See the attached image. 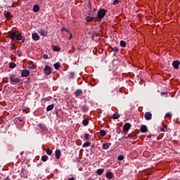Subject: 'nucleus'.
<instances>
[{"label": "nucleus", "instance_id": "1", "mask_svg": "<svg viewBox=\"0 0 180 180\" xmlns=\"http://www.w3.org/2000/svg\"><path fill=\"white\" fill-rule=\"evenodd\" d=\"M8 37L11 40H18V41H20V40H22L23 39V37L22 36V33L18 32V34H16V32L13 31H10L8 32Z\"/></svg>", "mask_w": 180, "mask_h": 180}, {"label": "nucleus", "instance_id": "2", "mask_svg": "<svg viewBox=\"0 0 180 180\" xmlns=\"http://www.w3.org/2000/svg\"><path fill=\"white\" fill-rule=\"evenodd\" d=\"M9 78L12 85H16V84L20 82V79L16 77V75H9Z\"/></svg>", "mask_w": 180, "mask_h": 180}, {"label": "nucleus", "instance_id": "3", "mask_svg": "<svg viewBox=\"0 0 180 180\" xmlns=\"http://www.w3.org/2000/svg\"><path fill=\"white\" fill-rule=\"evenodd\" d=\"M106 12H108V10H105L104 8L100 9L97 12V16L98 19H103L105 16L106 15Z\"/></svg>", "mask_w": 180, "mask_h": 180}, {"label": "nucleus", "instance_id": "4", "mask_svg": "<svg viewBox=\"0 0 180 180\" xmlns=\"http://www.w3.org/2000/svg\"><path fill=\"white\" fill-rule=\"evenodd\" d=\"M51 68L49 65H45V68L44 69V72L45 75H50L52 72Z\"/></svg>", "mask_w": 180, "mask_h": 180}, {"label": "nucleus", "instance_id": "5", "mask_svg": "<svg viewBox=\"0 0 180 180\" xmlns=\"http://www.w3.org/2000/svg\"><path fill=\"white\" fill-rule=\"evenodd\" d=\"M30 75V71L27 70H21V77H27Z\"/></svg>", "mask_w": 180, "mask_h": 180}, {"label": "nucleus", "instance_id": "6", "mask_svg": "<svg viewBox=\"0 0 180 180\" xmlns=\"http://www.w3.org/2000/svg\"><path fill=\"white\" fill-rule=\"evenodd\" d=\"M144 118L148 121L151 120V119H153V114L150 112H145Z\"/></svg>", "mask_w": 180, "mask_h": 180}, {"label": "nucleus", "instance_id": "7", "mask_svg": "<svg viewBox=\"0 0 180 180\" xmlns=\"http://www.w3.org/2000/svg\"><path fill=\"white\" fill-rule=\"evenodd\" d=\"M123 129L124 131H129L131 129V124L130 123H126L124 124Z\"/></svg>", "mask_w": 180, "mask_h": 180}, {"label": "nucleus", "instance_id": "8", "mask_svg": "<svg viewBox=\"0 0 180 180\" xmlns=\"http://www.w3.org/2000/svg\"><path fill=\"white\" fill-rule=\"evenodd\" d=\"M180 62L179 60H174L172 63V65L175 70H178L179 68Z\"/></svg>", "mask_w": 180, "mask_h": 180}, {"label": "nucleus", "instance_id": "9", "mask_svg": "<svg viewBox=\"0 0 180 180\" xmlns=\"http://www.w3.org/2000/svg\"><path fill=\"white\" fill-rule=\"evenodd\" d=\"M75 95L76 98H78V96H81L82 95V90L81 89H77L75 91Z\"/></svg>", "mask_w": 180, "mask_h": 180}, {"label": "nucleus", "instance_id": "10", "mask_svg": "<svg viewBox=\"0 0 180 180\" xmlns=\"http://www.w3.org/2000/svg\"><path fill=\"white\" fill-rule=\"evenodd\" d=\"M141 133H147L148 131V128L146 125H141Z\"/></svg>", "mask_w": 180, "mask_h": 180}, {"label": "nucleus", "instance_id": "11", "mask_svg": "<svg viewBox=\"0 0 180 180\" xmlns=\"http://www.w3.org/2000/svg\"><path fill=\"white\" fill-rule=\"evenodd\" d=\"M55 154L56 160H60V158H61V150H56Z\"/></svg>", "mask_w": 180, "mask_h": 180}, {"label": "nucleus", "instance_id": "12", "mask_svg": "<svg viewBox=\"0 0 180 180\" xmlns=\"http://www.w3.org/2000/svg\"><path fill=\"white\" fill-rule=\"evenodd\" d=\"M112 146V143H103V150H108L109 147Z\"/></svg>", "mask_w": 180, "mask_h": 180}, {"label": "nucleus", "instance_id": "13", "mask_svg": "<svg viewBox=\"0 0 180 180\" xmlns=\"http://www.w3.org/2000/svg\"><path fill=\"white\" fill-rule=\"evenodd\" d=\"M32 39L35 41H37L40 39V37L39 36V34L37 33H34V34H32Z\"/></svg>", "mask_w": 180, "mask_h": 180}, {"label": "nucleus", "instance_id": "14", "mask_svg": "<svg viewBox=\"0 0 180 180\" xmlns=\"http://www.w3.org/2000/svg\"><path fill=\"white\" fill-rule=\"evenodd\" d=\"M5 18H6L8 20H11V19H12V14H11V12L7 11L5 13Z\"/></svg>", "mask_w": 180, "mask_h": 180}, {"label": "nucleus", "instance_id": "15", "mask_svg": "<svg viewBox=\"0 0 180 180\" xmlns=\"http://www.w3.org/2000/svg\"><path fill=\"white\" fill-rule=\"evenodd\" d=\"M113 176H114V175L112 172H108L106 173V178H108V179H112L113 178Z\"/></svg>", "mask_w": 180, "mask_h": 180}, {"label": "nucleus", "instance_id": "16", "mask_svg": "<svg viewBox=\"0 0 180 180\" xmlns=\"http://www.w3.org/2000/svg\"><path fill=\"white\" fill-rule=\"evenodd\" d=\"M39 34H41V36H44V37H46V36H47V32H46L43 29H40L39 30Z\"/></svg>", "mask_w": 180, "mask_h": 180}, {"label": "nucleus", "instance_id": "17", "mask_svg": "<svg viewBox=\"0 0 180 180\" xmlns=\"http://www.w3.org/2000/svg\"><path fill=\"white\" fill-rule=\"evenodd\" d=\"M39 127L41 129V130L42 131H46V130H47V128L46 127V125H44L43 124H39Z\"/></svg>", "mask_w": 180, "mask_h": 180}, {"label": "nucleus", "instance_id": "18", "mask_svg": "<svg viewBox=\"0 0 180 180\" xmlns=\"http://www.w3.org/2000/svg\"><path fill=\"white\" fill-rule=\"evenodd\" d=\"M40 11V6L39 5L35 4L33 7V12H39Z\"/></svg>", "mask_w": 180, "mask_h": 180}, {"label": "nucleus", "instance_id": "19", "mask_svg": "<svg viewBox=\"0 0 180 180\" xmlns=\"http://www.w3.org/2000/svg\"><path fill=\"white\" fill-rule=\"evenodd\" d=\"M128 137H129V139H131V140H137V139H139V135H128Z\"/></svg>", "mask_w": 180, "mask_h": 180}, {"label": "nucleus", "instance_id": "20", "mask_svg": "<svg viewBox=\"0 0 180 180\" xmlns=\"http://www.w3.org/2000/svg\"><path fill=\"white\" fill-rule=\"evenodd\" d=\"M53 109H54V105L53 104H51V105L47 106L46 111L47 112H50V110H53Z\"/></svg>", "mask_w": 180, "mask_h": 180}, {"label": "nucleus", "instance_id": "21", "mask_svg": "<svg viewBox=\"0 0 180 180\" xmlns=\"http://www.w3.org/2000/svg\"><path fill=\"white\" fill-rule=\"evenodd\" d=\"M103 172H105L104 169H98L96 171V174H98V175H102L103 174Z\"/></svg>", "mask_w": 180, "mask_h": 180}, {"label": "nucleus", "instance_id": "22", "mask_svg": "<svg viewBox=\"0 0 180 180\" xmlns=\"http://www.w3.org/2000/svg\"><path fill=\"white\" fill-rule=\"evenodd\" d=\"M109 50H110V51H113L114 53H117L119 51V48L115 46L114 48H110Z\"/></svg>", "mask_w": 180, "mask_h": 180}, {"label": "nucleus", "instance_id": "23", "mask_svg": "<svg viewBox=\"0 0 180 180\" xmlns=\"http://www.w3.org/2000/svg\"><path fill=\"white\" fill-rule=\"evenodd\" d=\"M53 67H54L55 70H59L60 67H61V65H60V63H56L53 65Z\"/></svg>", "mask_w": 180, "mask_h": 180}, {"label": "nucleus", "instance_id": "24", "mask_svg": "<svg viewBox=\"0 0 180 180\" xmlns=\"http://www.w3.org/2000/svg\"><path fill=\"white\" fill-rule=\"evenodd\" d=\"M119 117H120V115H119L118 113H114L112 115V119L117 120V119H119Z\"/></svg>", "mask_w": 180, "mask_h": 180}, {"label": "nucleus", "instance_id": "25", "mask_svg": "<svg viewBox=\"0 0 180 180\" xmlns=\"http://www.w3.org/2000/svg\"><path fill=\"white\" fill-rule=\"evenodd\" d=\"M82 124L83 126H88L89 124V121H88V120H86L84 119L83 121H82Z\"/></svg>", "mask_w": 180, "mask_h": 180}, {"label": "nucleus", "instance_id": "26", "mask_svg": "<svg viewBox=\"0 0 180 180\" xmlns=\"http://www.w3.org/2000/svg\"><path fill=\"white\" fill-rule=\"evenodd\" d=\"M99 134L101 137H105V136H106V131L105 130H101L100 131Z\"/></svg>", "mask_w": 180, "mask_h": 180}, {"label": "nucleus", "instance_id": "27", "mask_svg": "<svg viewBox=\"0 0 180 180\" xmlns=\"http://www.w3.org/2000/svg\"><path fill=\"white\" fill-rule=\"evenodd\" d=\"M47 160H49V156L45 155L41 157V161H43V162H46Z\"/></svg>", "mask_w": 180, "mask_h": 180}, {"label": "nucleus", "instance_id": "28", "mask_svg": "<svg viewBox=\"0 0 180 180\" xmlns=\"http://www.w3.org/2000/svg\"><path fill=\"white\" fill-rule=\"evenodd\" d=\"M94 19H95V18H94V17L87 16L86 18V22H92Z\"/></svg>", "mask_w": 180, "mask_h": 180}, {"label": "nucleus", "instance_id": "29", "mask_svg": "<svg viewBox=\"0 0 180 180\" xmlns=\"http://www.w3.org/2000/svg\"><path fill=\"white\" fill-rule=\"evenodd\" d=\"M53 51H60L61 50V48L58 46H55L53 48Z\"/></svg>", "mask_w": 180, "mask_h": 180}, {"label": "nucleus", "instance_id": "30", "mask_svg": "<svg viewBox=\"0 0 180 180\" xmlns=\"http://www.w3.org/2000/svg\"><path fill=\"white\" fill-rule=\"evenodd\" d=\"M89 146H91V143L87 141L82 145V147L83 148H85V147H89Z\"/></svg>", "mask_w": 180, "mask_h": 180}, {"label": "nucleus", "instance_id": "31", "mask_svg": "<svg viewBox=\"0 0 180 180\" xmlns=\"http://www.w3.org/2000/svg\"><path fill=\"white\" fill-rule=\"evenodd\" d=\"M124 160V156L123 155H119L117 157V160L118 161H123Z\"/></svg>", "mask_w": 180, "mask_h": 180}, {"label": "nucleus", "instance_id": "32", "mask_svg": "<svg viewBox=\"0 0 180 180\" xmlns=\"http://www.w3.org/2000/svg\"><path fill=\"white\" fill-rule=\"evenodd\" d=\"M82 112H88V107H86V105H82Z\"/></svg>", "mask_w": 180, "mask_h": 180}, {"label": "nucleus", "instance_id": "33", "mask_svg": "<svg viewBox=\"0 0 180 180\" xmlns=\"http://www.w3.org/2000/svg\"><path fill=\"white\" fill-rule=\"evenodd\" d=\"M120 46H121V47H126V44H126V41L122 40V41H120Z\"/></svg>", "mask_w": 180, "mask_h": 180}, {"label": "nucleus", "instance_id": "34", "mask_svg": "<svg viewBox=\"0 0 180 180\" xmlns=\"http://www.w3.org/2000/svg\"><path fill=\"white\" fill-rule=\"evenodd\" d=\"M9 67H10V68H15V67H16V65H15V63L11 62V63H9Z\"/></svg>", "mask_w": 180, "mask_h": 180}, {"label": "nucleus", "instance_id": "35", "mask_svg": "<svg viewBox=\"0 0 180 180\" xmlns=\"http://www.w3.org/2000/svg\"><path fill=\"white\" fill-rule=\"evenodd\" d=\"M46 154H47L48 155H51L53 154V150H51L50 148H48V149L46 150Z\"/></svg>", "mask_w": 180, "mask_h": 180}, {"label": "nucleus", "instance_id": "36", "mask_svg": "<svg viewBox=\"0 0 180 180\" xmlns=\"http://www.w3.org/2000/svg\"><path fill=\"white\" fill-rule=\"evenodd\" d=\"M70 79H71L72 78H74L75 75V73H74V72H70Z\"/></svg>", "mask_w": 180, "mask_h": 180}, {"label": "nucleus", "instance_id": "37", "mask_svg": "<svg viewBox=\"0 0 180 180\" xmlns=\"http://www.w3.org/2000/svg\"><path fill=\"white\" fill-rule=\"evenodd\" d=\"M89 140V134H84V141Z\"/></svg>", "mask_w": 180, "mask_h": 180}, {"label": "nucleus", "instance_id": "38", "mask_svg": "<svg viewBox=\"0 0 180 180\" xmlns=\"http://www.w3.org/2000/svg\"><path fill=\"white\" fill-rule=\"evenodd\" d=\"M166 117H167L168 119H171V117H172V114H171V112H167L166 114Z\"/></svg>", "mask_w": 180, "mask_h": 180}, {"label": "nucleus", "instance_id": "39", "mask_svg": "<svg viewBox=\"0 0 180 180\" xmlns=\"http://www.w3.org/2000/svg\"><path fill=\"white\" fill-rule=\"evenodd\" d=\"M161 131H168V129L166 127H163L162 128H161Z\"/></svg>", "mask_w": 180, "mask_h": 180}, {"label": "nucleus", "instance_id": "40", "mask_svg": "<svg viewBox=\"0 0 180 180\" xmlns=\"http://www.w3.org/2000/svg\"><path fill=\"white\" fill-rule=\"evenodd\" d=\"M115 82H116V79L112 78V79H111L110 84H115Z\"/></svg>", "mask_w": 180, "mask_h": 180}, {"label": "nucleus", "instance_id": "41", "mask_svg": "<svg viewBox=\"0 0 180 180\" xmlns=\"http://www.w3.org/2000/svg\"><path fill=\"white\" fill-rule=\"evenodd\" d=\"M10 49L11 51H13V50H15L16 48H15V46L13 44H11V46H10Z\"/></svg>", "mask_w": 180, "mask_h": 180}, {"label": "nucleus", "instance_id": "42", "mask_svg": "<svg viewBox=\"0 0 180 180\" xmlns=\"http://www.w3.org/2000/svg\"><path fill=\"white\" fill-rule=\"evenodd\" d=\"M112 4L113 5H119V0H115Z\"/></svg>", "mask_w": 180, "mask_h": 180}, {"label": "nucleus", "instance_id": "43", "mask_svg": "<svg viewBox=\"0 0 180 180\" xmlns=\"http://www.w3.org/2000/svg\"><path fill=\"white\" fill-rule=\"evenodd\" d=\"M43 58H44L45 60H47V58H49V55H47V54H44V55H43Z\"/></svg>", "mask_w": 180, "mask_h": 180}, {"label": "nucleus", "instance_id": "44", "mask_svg": "<svg viewBox=\"0 0 180 180\" xmlns=\"http://www.w3.org/2000/svg\"><path fill=\"white\" fill-rule=\"evenodd\" d=\"M6 147H7V151H11V145L10 144H7Z\"/></svg>", "mask_w": 180, "mask_h": 180}, {"label": "nucleus", "instance_id": "45", "mask_svg": "<svg viewBox=\"0 0 180 180\" xmlns=\"http://www.w3.org/2000/svg\"><path fill=\"white\" fill-rule=\"evenodd\" d=\"M161 95H164L165 96H167L168 94L167 92H162Z\"/></svg>", "mask_w": 180, "mask_h": 180}, {"label": "nucleus", "instance_id": "46", "mask_svg": "<svg viewBox=\"0 0 180 180\" xmlns=\"http://www.w3.org/2000/svg\"><path fill=\"white\" fill-rule=\"evenodd\" d=\"M113 56L114 57H117V52H114Z\"/></svg>", "mask_w": 180, "mask_h": 180}, {"label": "nucleus", "instance_id": "47", "mask_svg": "<svg viewBox=\"0 0 180 180\" xmlns=\"http://www.w3.org/2000/svg\"><path fill=\"white\" fill-rule=\"evenodd\" d=\"M56 116H57V118L58 119V110H56Z\"/></svg>", "mask_w": 180, "mask_h": 180}, {"label": "nucleus", "instance_id": "48", "mask_svg": "<svg viewBox=\"0 0 180 180\" xmlns=\"http://www.w3.org/2000/svg\"><path fill=\"white\" fill-rule=\"evenodd\" d=\"M62 32L64 31V32H68V30H67L66 28H63L62 30Z\"/></svg>", "mask_w": 180, "mask_h": 180}, {"label": "nucleus", "instance_id": "49", "mask_svg": "<svg viewBox=\"0 0 180 180\" xmlns=\"http://www.w3.org/2000/svg\"><path fill=\"white\" fill-rule=\"evenodd\" d=\"M71 39H72V34H70V35L69 37V40H71Z\"/></svg>", "mask_w": 180, "mask_h": 180}, {"label": "nucleus", "instance_id": "50", "mask_svg": "<svg viewBox=\"0 0 180 180\" xmlns=\"http://www.w3.org/2000/svg\"><path fill=\"white\" fill-rule=\"evenodd\" d=\"M91 148H95V144H92L91 146Z\"/></svg>", "mask_w": 180, "mask_h": 180}, {"label": "nucleus", "instance_id": "51", "mask_svg": "<svg viewBox=\"0 0 180 180\" xmlns=\"http://www.w3.org/2000/svg\"><path fill=\"white\" fill-rule=\"evenodd\" d=\"M88 8H89V9H90V11H91V3H89V4H88Z\"/></svg>", "mask_w": 180, "mask_h": 180}, {"label": "nucleus", "instance_id": "52", "mask_svg": "<svg viewBox=\"0 0 180 180\" xmlns=\"http://www.w3.org/2000/svg\"><path fill=\"white\" fill-rule=\"evenodd\" d=\"M68 180H75V179L74 177H71Z\"/></svg>", "mask_w": 180, "mask_h": 180}, {"label": "nucleus", "instance_id": "53", "mask_svg": "<svg viewBox=\"0 0 180 180\" xmlns=\"http://www.w3.org/2000/svg\"><path fill=\"white\" fill-rule=\"evenodd\" d=\"M137 18H141V14H138Z\"/></svg>", "mask_w": 180, "mask_h": 180}, {"label": "nucleus", "instance_id": "54", "mask_svg": "<svg viewBox=\"0 0 180 180\" xmlns=\"http://www.w3.org/2000/svg\"><path fill=\"white\" fill-rule=\"evenodd\" d=\"M9 179V176H8L4 180H8Z\"/></svg>", "mask_w": 180, "mask_h": 180}, {"label": "nucleus", "instance_id": "55", "mask_svg": "<svg viewBox=\"0 0 180 180\" xmlns=\"http://www.w3.org/2000/svg\"><path fill=\"white\" fill-rule=\"evenodd\" d=\"M148 139H151V135H148Z\"/></svg>", "mask_w": 180, "mask_h": 180}, {"label": "nucleus", "instance_id": "56", "mask_svg": "<svg viewBox=\"0 0 180 180\" xmlns=\"http://www.w3.org/2000/svg\"><path fill=\"white\" fill-rule=\"evenodd\" d=\"M19 122H20V123H22V122H23V120H20Z\"/></svg>", "mask_w": 180, "mask_h": 180}, {"label": "nucleus", "instance_id": "57", "mask_svg": "<svg viewBox=\"0 0 180 180\" xmlns=\"http://www.w3.org/2000/svg\"><path fill=\"white\" fill-rule=\"evenodd\" d=\"M22 154H24L23 152H20V155H22Z\"/></svg>", "mask_w": 180, "mask_h": 180}, {"label": "nucleus", "instance_id": "58", "mask_svg": "<svg viewBox=\"0 0 180 180\" xmlns=\"http://www.w3.org/2000/svg\"><path fill=\"white\" fill-rule=\"evenodd\" d=\"M125 139H130V137H129V136H126Z\"/></svg>", "mask_w": 180, "mask_h": 180}, {"label": "nucleus", "instance_id": "59", "mask_svg": "<svg viewBox=\"0 0 180 180\" xmlns=\"http://www.w3.org/2000/svg\"><path fill=\"white\" fill-rule=\"evenodd\" d=\"M86 157H89V154H86Z\"/></svg>", "mask_w": 180, "mask_h": 180}, {"label": "nucleus", "instance_id": "60", "mask_svg": "<svg viewBox=\"0 0 180 180\" xmlns=\"http://www.w3.org/2000/svg\"><path fill=\"white\" fill-rule=\"evenodd\" d=\"M88 180H95V179H89Z\"/></svg>", "mask_w": 180, "mask_h": 180}, {"label": "nucleus", "instance_id": "61", "mask_svg": "<svg viewBox=\"0 0 180 180\" xmlns=\"http://www.w3.org/2000/svg\"><path fill=\"white\" fill-rule=\"evenodd\" d=\"M19 56H22V53H19Z\"/></svg>", "mask_w": 180, "mask_h": 180}, {"label": "nucleus", "instance_id": "62", "mask_svg": "<svg viewBox=\"0 0 180 180\" xmlns=\"http://www.w3.org/2000/svg\"><path fill=\"white\" fill-rule=\"evenodd\" d=\"M19 56H22V53H19Z\"/></svg>", "mask_w": 180, "mask_h": 180}, {"label": "nucleus", "instance_id": "63", "mask_svg": "<svg viewBox=\"0 0 180 180\" xmlns=\"http://www.w3.org/2000/svg\"><path fill=\"white\" fill-rule=\"evenodd\" d=\"M23 1H27V0H23Z\"/></svg>", "mask_w": 180, "mask_h": 180}]
</instances>
